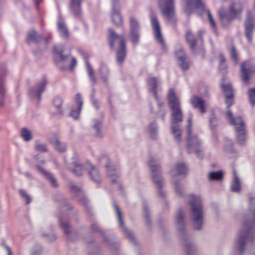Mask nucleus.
I'll return each instance as SVG.
<instances>
[{"label": "nucleus", "instance_id": "47", "mask_svg": "<svg viewBox=\"0 0 255 255\" xmlns=\"http://www.w3.org/2000/svg\"><path fill=\"white\" fill-rule=\"evenodd\" d=\"M225 149L229 152H235V150L233 147L232 141L230 138H227L225 139Z\"/></svg>", "mask_w": 255, "mask_h": 255}, {"label": "nucleus", "instance_id": "2", "mask_svg": "<svg viewBox=\"0 0 255 255\" xmlns=\"http://www.w3.org/2000/svg\"><path fill=\"white\" fill-rule=\"evenodd\" d=\"M220 86L225 93L226 103L227 105L226 117L230 124L235 127L238 142L243 144L246 141V127L244 121L241 117H234L229 109L233 103V93L231 86L229 84L225 83L224 79H222Z\"/></svg>", "mask_w": 255, "mask_h": 255}, {"label": "nucleus", "instance_id": "29", "mask_svg": "<svg viewBox=\"0 0 255 255\" xmlns=\"http://www.w3.org/2000/svg\"><path fill=\"white\" fill-rule=\"evenodd\" d=\"M57 24L60 36L63 38L68 39L69 37V31L64 20L60 14L58 16Z\"/></svg>", "mask_w": 255, "mask_h": 255}, {"label": "nucleus", "instance_id": "38", "mask_svg": "<svg viewBox=\"0 0 255 255\" xmlns=\"http://www.w3.org/2000/svg\"><path fill=\"white\" fill-rule=\"evenodd\" d=\"M192 2L194 3L196 8L200 9L202 10L204 9V4L201 0H190L187 3V7L185 10L187 13H190V9Z\"/></svg>", "mask_w": 255, "mask_h": 255}, {"label": "nucleus", "instance_id": "32", "mask_svg": "<svg viewBox=\"0 0 255 255\" xmlns=\"http://www.w3.org/2000/svg\"><path fill=\"white\" fill-rule=\"evenodd\" d=\"M115 7V10H113V22L117 26H120L123 24V19L119 12L120 6L118 1H116Z\"/></svg>", "mask_w": 255, "mask_h": 255}, {"label": "nucleus", "instance_id": "5", "mask_svg": "<svg viewBox=\"0 0 255 255\" xmlns=\"http://www.w3.org/2000/svg\"><path fill=\"white\" fill-rule=\"evenodd\" d=\"M175 221L179 237L186 255H199L196 246L190 240L186 232L184 216L181 210L177 211Z\"/></svg>", "mask_w": 255, "mask_h": 255}, {"label": "nucleus", "instance_id": "35", "mask_svg": "<svg viewBox=\"0 0 255 255\" xmlns=\"http://www.w3.org/2000/svg\"><path fill=\"white\" fill-rule=\"evenodd\" d=\"M85 63L89 80L92 83V86H94L96 85L97 82V78L94 74V70L88 60H86Z\"/></svg>", "mask_w": 255, "mask_h": 255}, {"label": "nucleus", "instance_id": "25", "mask_svg": "<svg viewBox=\"0 0 255 255\" xmlns=\"http://www.w3.org/2000/svg\"><path fill=\"white\" fill-rule=\"evenodd\" d=\"M160 84V80L154 77H150L147 80V84L149 92L153 94L156 100H159L157 94V88L159 87Z\"/></svg>", "mask_w": 255, "mask_h": 255}, {"label": "nucleus", "instance_id": "12", "mask_svg": "<svg viewBox=\"0 0 255 255\" xmlns=\"http://www.w3.org/2000/svg\"><path fill=\"white\" fill-rule=\"evenodd\" d=\"M69 188L71 193L74 199L79 203L82 204L90 216L94 215L92 209L89 204V201L85 195L83 190L78 186L75 183H69Z\"/></svg>", "mask_w": 255, "mask_h": 255}, {"label": "nucleus", "instance_id": "9", "mask_svg": "<svg viewBox=\"0 0 255 255\" xmlns=\"http://www.w3.org/2000/svg\"><path fill=\"white\" fill-rule=\"evenodd\" d=\"M148 164L151 172L152 180L158 190V195L161 197H163L165 193L161 188L164 185V179L161 174L159 161L154 157L149 156Z\"/></svg>", "mask_w": 255, "mask_h": 255}, {"label": "nucleus", "instance_id": "48", "mask_svg": "<svg viewBox=\"0 0 255 255\" xmlns=\"http://www.w3.org/2000/svg\"><path fill=\"white\" fill-rule=\"evenodd\" d=\"M35 149L37 151L46 152L48 151L46 145L39 141H36L35 142Z\"/></svg>", "mask_w": 255, "mask_h": 255}, {"label": "nucleus", "instance_id": "37", "mask_svg": "<svg viewBox=\"0 0 255 255\" xmlns=\"http://www.w3.org/2000/svg\"><path fill=\"white\" fill-rule=\"evenodd\" d=\"M90 229L93 232H97L101 234L103 238L104 242L107 244V245L109 246H111L110 240L107 239V237L105 235L104 231L102 229L100 228L97 224L95 223L92 224Z\"/></svg>", "mask_w": 255, "mask_h": 255}, {"label": "nucleus", "instance_id": "24", "mask_svg": "<svg viewBox=\"0 0 255 255\" xmlns=\"http://www.w3.org/2000/svg\"><path fill=\"white\" fill-rule=\"evenodd\" d=\"M62 47L61 45L54 47V61L57 65H58L60 63H66L69 56V55H63L64 50Z\"/></svg>", "mask_w": 255, "mask_h": 255}, {"label": "nucleus", "instance_id": "46", "mask_svg": "<svg viewBox=\"0 0 255 255\" xmlns=\"http://www.w3.org/2000/svg\"><path fill=\"white\" fill-rule=\"evenodd\" d=\"M20 134L23 140L25 141H29L32 138L30 131L26 128H22Z\"/></svg>", "mask_w": 255, "mask_h": 255}, {"label": "nucleus", "instance_id": "52", "mask_svg": "<svg viewBox=\"0 0 255 255\" xmlns=\"http://www.w3.org/2000/svg\"><path fill=\"white\" fill-rule=\"evenodd\" d=\"M20 195L24 198L26 200V204L27 205L31 202V197L27 194L26 191L23 189H20L19 191Z\"/></svg>", "mask_w": 255, "mask_h": 255}, {"label": "nucleus", "instance_id": "41", "mask_svg": "<svg viewBox=\"0 0 255 255\" xmlns=\"http://www.w3.org/2000/svg\"><path fill=\"white\" fill-rule=\"evenodd\" d=\"M130 31H139V23L133 16H130L129 19Z\"/></svg>", "mask_w": 255, "mask_h": 255}, {"label": "nucleus", "instance_id": "19", "mask_svg": "<svg viewBox=\"0 0 255 255\" xmlns=\"http://www.w3.org/2000/svg\"><path fill=\"white\" fill-rule=\"evenodd\" d=\"M241 79L242 81L248 84L253 72L252 65L250 61H245L241 66Z\"/></svg>", "mask_w": 255, "mask_h": 255}, {"label": "nucleus", "instance_id": "60", "mask_svg": "<svg viewBox=\"0 0 255 255\" xmlns=\"http://www.w3.org/2000/svg\"><path fill=\"white\" fill-rule=\"evenodd\" d=\"M207 14H208V18L210 22V24H211V26L213 28L215 27V23L213 20V17L211 15V13H210V11H208L207 12Z\"/></svg>", "mask_w": 255, "mask_h": 255}, {"label": "nucleus", "instance_id": "27", "mask_svg": "<svg viewBox=\"0 0 255 255\" xmlns=\"http://www.w3.org/2000/svg\"><path fill=\"white\" fill-rule=\"evenodd\" d=\"M75 102L77 104V107L76 109L74 108L71 109L69 115L73 119L78 120L83 105V100L80 93H78L76 95Z\"/></svg>", "mask_w": 255, "mask_h": 255}, {"label": "nucleus", "instance_id": "21", "mask_svg": "<svg viewBox=\"0 0 255 255\" xmlns=\"http://www.w3.org/2000/svg\"><path fill=\"white\" fill-rule=\"evenodd\" d=\"M86 170L88 171L91 179L95 183L101 182V178L98 169L89 161L86 162L85 165Z\"/></svg>", "mask_w": 255, "mask_h": 255}, {"label": "nucleus", "instance_id": "42", "mask_svg": "<svg viewBox=\"0 0 255 255\" xmlns=\"http://www.w3.org/2000/svg\"><path fill=\"white\" fill-rule=\"evenodd\" d=\"M93 122L94 123L93 128L95 130L96 136L98 137H101L102 136V133L100 128L102 125V122L96 119H94Z\"/></svg>", "mask_w": 255, "mask_h": 255}, {"label": "nucleus", "instance_id": "23", "mask_svg": "<svg viewBox=\"0 0 255 255\" xmlns=\"http://www.w3.org/2000/svg\"><path fill=\"white\" fill-rule=\"evenodd\" d=\"M176 58L178 59V65L184 70L189 68V62L185 52L181 47H178L175 51Z\"/></svg>", "mask_w": 255, "mask_h": 255}, {"label": "nucleus", "instance_id": "31", "mask_svg": "<svg viewBox=\"0 0 255 255\" xmlns=\"http://www.w3.org/2000/svg\"><path fill=\"white\" fill-rule=\"evenodd\" d=\"M36 167L38 171L49 181L53 187L56 188L58 187V184L57 180L51 173L45 170L39 164L37 165Z\"/></svg>", "mask_w": 255, "mask_h": 255}, {"label": "nucleus", "instance_id": "6", "mask_svg": "<svg viewBox=\"0 0 255 255\" xmlns=\"http://www.w3.org/2000/svg\"><path fill=\"white\" fill-rule=\"evenodd\" d=\"M191 218L194 227L200 229L203 225L204 211L202 199L200 196L189 195Z\"/></svg>", "mask_w": 255, "mask_h": 255}, {"label": "nucleus", "instance_id": "58", "mask_svg": "<svg viewBox=\"0 0 255 255\" xmlns=\"http://www.w3.org/2000/svg\"><path fill=\"white\" fill-rule=\"evenodd\" d=\"M42 236L46 238V239L49 241H53L56 239V236L55 234L51 233V234H43Z\"/></svg>", "mask_w": 255, "mask_h": 255}, {"label": "nucleus", "instance_id": "34", "mask_svg": "<svg viewBox=\"0 0 255 255\" xmlns=\"http://www.w3.org/2000/svg\"><path fill=\"white\" fill-rule=\"evenodd\" d=\"M231 190L235 192H239L241 190V181L235 170L233 171V178L230 185Z\"/></svg>", "mask_w": 255, "mask_h": 255}, {"label": "nucleus", "instance_id": "20", "mask_svg": "<svg viewBox=\"0 0 255 255\" xmlns=\"http://www.w3.org/2000/svg\"><path fill=\"white\" fill-rule=\"evenodd\" d=\"M151 23L153 30L155 38L163 48L165 46L164 41L161 35V29L157 18L156 17H151Z\"/></svg>", "mask_w": 255, "mask_h": 255}, {"label": "nucleus", "instance_id": "3", "mask_svg": "<svg viewBox=\"0 0 255 255\" xmlns=\"http://www.w3.org/2000/svg\"><path fill=\"white\" fill-rule=\"evenodd\" d=\"M61 208L66 209V212L63 211L58 215V219L60 227L63 230L67 239L70 242H74L78 239L77 232L72 230L69 224V219L72 216L74 217L75 221H78L77 214L78 210L74 209L68 202L67 200L61 197L58 201Z\"/></svg>", "mask_w": 255, "mask_h": 255}, {"label": "nucleus", "instance_id": "14", "mask_svg": "<svg viewBox=\"0 0 255 255\" xmlns=\"http://www.w3.org/2000/svg\"><path fill=\"white\" fill-rule=\"evenodd\" d=\"M113 207L114 210L115 218H116L119 227L122 230L123 232L127 235L131 243L133 245H137V241L134 233L127 229L124 225L123 219V213L121 208L117 204H114Z\"/></svg>", "mask_w": 255, "mask_h": 255}, {"label": "nucleus", "instance_id": "16", "mask_svg": "<svg viewBox=\"0 0 255 255\" xmlns=\"http://www.w3.org/2000/svg\"><path fill=\"white\" fill-rule=\"evenodd\" d=\"M47 83L48 82L45 79H43L41 82L30 88L28 92L30 97L32 99H37L38 103H39L41 99L42 93L45 90Z\"/></svg>", "mask_w": 255, "mask_h": 255}, {"label": "nucleus", "instance_id": "59", "mask_svg": "<svg viewBox=\"0 0 255 255\" xmlns=\"http://www.w3.org/2000/svg\"><path fill=\"white\" fill-rule=\"evenodd\" d=\"M83 239L86 244L89 245V246L88 247V250H90V245L92 243H93L94 241L93 238L92 237H90L89 238H87L86 237H84Z\"/></svg>", "mask_w": 255, "mask_h": 255}, {"label": "nucleus", "instance_id": "51", "mask_svg": "<svg viewBox=\"0 0 255 255\" xmlns=\"http://www.w3.org/2000/svg\"><path fill=\"white\" fill-rule=\"evenodd\" d=\"M248 95L250 103L254 107L255 105V89L249 90Z\"/></svg>", "mask_w": 255, "mask_h": 255}, {"label": "nucleus", "instance_id": "8", "mask_svg": "<svg viewBox=\"0 0 255 255\" xmlns=\"http://www.w3.org/2000/svg\"><path fill=\"white\" fill-rule=\"evenodd\" d=\"M187 173V168L184 163H176L171 169V182L174 185L176 194L181 197L185 195V187L180 182V176H185Z\"/></svg>", "mask_w": 255, "mask_h": 255}, {"label": "nucleus", "instance_id": "15", "mask_svg": "<svg viewBox=\"0 0 255 255\" xmlns=\"http://www.w3.org/2000/svg\"><path fill=\"white\" fill-rule=\"evenodd\" d=\"M244 27L246 37L248 41L251 43L253 41L255 25L254 17L252 12L250 10L248 11L247 12Z\"/></svg>", "mask_w": 255, "mask_h": 255}, {"label": "nucleus", "instance_id": "57", "mask_svg": "<svg viewBox=\"0 0 255 255\" xmlns=\"http://www.w3.org/2000/svg\"><path fill=\"white\" fill-rule=\"evenodd\" d=\"M210 124L212 128H214L217 125V119L214 115H211L210 117Z\"/></svg>", "mask_w": 255, "mask_h": 255}, {"label": "nucleus", "instance_id": "49", "mask_svg": "<svg viewBox=\"0 0 255 255\" xmlns=\"http://www.w3.org/2000/svg\"><path fill=\"white\" fill-rule=\"evenodd\" d=\"M42 249L41 245L36 244L31 249L30 255H41Z\"/></svg>", "mask_w": 255, "mask_h": 255}, {"label": "nucleus", "instance_id": "30", "mask_svg": "<svg viewBox=\"0 0 255 255\" xmlns=\"http://www.w3.org/2000/svg\"><path fill=\"white\" fill-rule=\"evenodd\" d=\"M190 103L195 109H199L201 113L205 112V102L201 98L193 95L190 100Z\"/></svg>", "mask_w": 255, "mask_h": 255}, {"label": "nucleus", "instance_id": "64", "mask_svg": "<svg viewBox=\"0 0 255 255\" xmlns=\"http://www.w3.org/2000/svg\"><path fill=\"white\" fill-rule=\"evenodd\" d=\"M2 246L5 248L7 255H12L11 252L9 247L5 244H2Z\"/></svg>", "mask_w": 255, "mask_h": 255}, {"label": "nucleus", "instance_id": "11", "mask_svg": "<svg viewBox=\"0 0 255 255\" xmlns=\"http://www.w3.org/2000/svg\"><path fill=\"white\" fill-rule=\"evenodd\" d=\"M118 45L116 53V63L121 65L125 61L127 57V46L124 37L118 35L113 31V45Z\"/></svg>", "mask_w": 255, "mask_h": 255}, {"label": "nucleus", "instance_id": "53", "mask_svg": "<svg viewBox=\"0 0 255 255\" xmlns=\"http://www.w3.org/2000/svg\"><path fill=\"white\" fill-rule=\"evenodd\" d=\"M143 214H144V218L146 220V223L148 224H149L150 218H149L148 206L146 204L143 203Z\"/></svg>", "mask_w": 255, "mask_h": 255}, {"label": "nucleus", "instance_id": "39", "mask_svg": "<svg viewBox=\"0 0 255 255\" xmlns=\"http://www.w3.org/2000/svg\"><path fill=\"white\" fill-rule=\"evenodd\" d=\"M100 73L103 81L106 83L108 81V75L110 73V69L106 63H102L100 68Z\"/></svg>", "mask_w": 255, "mask_h": 255}, {"label": "nucleus", "instance_id": "26", "mask_svg": "<svg viewBox=\"0 0 255 255\" xmlns=\"http://www.w3.org/2000/svg\"><path fill=\"white\" fill-rule=\"evenodd\" d=\"M83 0H71L70 9L76 18H80L82 16L81 3Z\"/></svg>", "mask_w": 255, "mask_h": 255}, {"label": "nucleus", "instance_id": "44", "mask_svg": "<svg viewBox=\"0 0 255 255\" xmlns=\"http://www.w3.org/2000/svg\"><path fill=\"white\" fill-rule=\"evenodd\" d=\"M208 178L210 181L220 180L223 178V173L221 171L210 172L208 173Z\"/></svg>", "mask_w": 255, "mask_h": 255}, {"label": "nucleus", "instance_id": "28", "mask_svg": "<svg viewBox=\"0 0 255 255\" xmlns=\"http://www.w3.org/2000/svg\"><path fill=\"white\" fill-rule=\"evenodd\" d=\"M86 162L82 164L79 161L76 160L72 161L70 165L69 169L72 173L76 176H81L83 175L85 168Z\"/></svg>", "mask_w": 255, "mask_h": 255}, {"label": "nucleus", "instance_id": "55", "mask_svg": "<svg viewBox=\"0 0 255 255\" xmlns=\"http://www.w3.org/2000/svg\"><path fill=\"white\" fill-rule=\"evenodd\" d=\"M226 60L223 54L220 55V61L219 67L220 69H225L226 68V65L225 64Z\"/></svg>", "mask_w": 255, "mask_h": 255}, {"label": "nucleus", "instance_id": "45", "mask_svg": "<svg viewBox=\"0 0 255 255\" xmlns=\"http://www.w3.org/2000/svg\"><path fill=\"white\" fill-rule=\"evenodd\" d=\"M157 104L159 108L158 116L161 118L163 122L165 121V111L163 108V103L160 100H157Z\"/></svg>", "mask_w": 255, "mask_h": 255}, {"label": "nucleus", "instance_id": "10", "mask_svg": "<svg viewBox=\"0 0 255 255\" xmlns=\"http://www.w3.org/2000/svg\"><path fill=\"white\" fill-rule=\"evenodd\" d=\"M187 122V136L186 138L187 151L189 153L195 152L199 158L202 159L203 154L202 153L201 141L197 134L192 132V122L191 119H189Z\"/></svg>", "mask_w": 255, "mask_h": 255}, {"label": "nucleus", "instance_id": "43", "mask_svg": "<svg viewBox=\"0 0 255 255\" xmlns=\"http://www.w3.org/2000/svg\"><path fill=\"white\" fill-rule=\"evenodd\" d=\"M53 104L54 107L56 108V113L57 114H62V110L61 106L63 104V99L59 97H56L53 101Z\"/></svg>", "mask_w": 255, "mask_h": 255}, {"label": "nucleus", "instance_id": "63", "mask_svg": "<svg viewBox=\"0 0 255 255\" xmlns=\"http://www.w3.org/2000/svg\"><path fill=\"white\" fill-rule=\"evenodd\" d=\"M108 43L109 46L112 48V29L109 28L108 29Z\"/></svg>", "mask_w": 255, "mask_h": 255}, {"label": "nucleus", "instance_id": "54", "mask_svg": "<svg viewBox=\"0 0 255 255\" xmlns=\"http://www.w3.org/2000/svg\"><path fill=\"white\" fill-rule=\"evenodd\" d=\"M120 168L113 166V183L116 181L120 177Z\"/></svg>", "mask_w": 255, "mask_h": 255}, {"label": "nucleus", "instance_id": "4", "mask_svg": "<svg viewBox=\"0 0 255 255\" xmlns=\"http://www.w3.org/2000/svg\"><path fill=\"white\" fill-rule=\"evenodd\" d=\"M167 99L172 117L171 124V132L176 141L179 143L181 140V129L180 124L183 120L180 101L173 89L169 90Z\"/></svg>", "mask_w": 255, "mask_h": 255}, {"label": "nucleus", "instance_id": "62", "mask_svg": "<svg viewBox=\"0 0 255 255\" xmlns=\"http://www.w3.org/2000/svg\"><path fill=\"white\" fill-rule=\"evenodd\" d=\"M119 247L120 245L117 241H114V243L113 242V253L114 250H115L116 252H118L119 251Z\"/></svg>", "mask_w": 255, "mask_h": 255}, {"label": "nucleus", "instance_id": "33", "mask_svg": "<svg viewBox=\"0 0 255 255\" xmlns=\"http://www.w3.org/2000/svg\"><path fill=\"white\" fill-rule=\"evenodd\" d=\"M50 141L55 149L58 152L62 153L66 151V144L64 142H61L57 136H53V137L50 139Z\"/></svg>", "mask_w": 255, "mask_h": 255}, {"label": "nucleus", "instance_id": "18", "mask_svg": "<svg viewBox=\"0 0 255 255\" xmlns=\"http://www.w3.org/2000/svg\"><path fill=\"white\" fill-rule=\"evenodd\" d=\"M186 39L190 46V50L194 54H197L204 50L203 45L198 46L196 44V40L193 34L190 31L186 33Z\"/></svg>", "mask_w": 255, "mask_h": 255}, {"label": "nucleus", "instance_id": "7", "mask_svg": "<svg viewBox=\"0 0 255 255\" xmlns=\"http://www.w3.org/2000/svg\"><path fill=\"white\" fill-rule=\"evenodd\" d=\"M244 6L243 2L240 0H233L229 7V12H226L223 7H221L218 13L223 25H228L232 20L240 15Z\"/></svg>", "mask_w": 255, "mask_h": 255}, {"label": "nucleus", "instance_id": "17", "mask_svg": "<svg viewBox=\"0 0 255 255\" xmlns=\"http://www.w3.org/2000/svg\"><path fill=\"white\" fill-rule=\"evenodd\" d=\"M26 42L28 44H30L31 43H35L36 44L43 43V48L47 49L48 39L47 38H44L41 35L38 34L35 30H31L29 31L28 33Z\"/></svg>", "mask_w": 255, "mask_h": 255}, {"label": "nucleus", "instance_id": "56", "mask_svg": "<svg viewBox=\"0 0 255 255\" xmlns=\"http://www.w3.org/2000/svg\"><path fill=\"white\" fill-rule=\"evenodd\" d=\"M231 58L236 63L238 62V53L234 47H233L230 51Z\"/></svg>", "mask_w": 255, "mask_h": 255}, {"label": "nucleus", "instance_id": "22", "mask_svg": "<svg viewBox=\"0 0 255 255\" xmlns=\"http://www.w3.org/2000/svg\"><path fill=\"white\" fill-rule=\"evenodd\" d=\"M6 74V68L4 66H3L0 69V107H2L4 105L6 88L5 87L4 76Z\"/></svg>", "mask_w": 255, "mask_h": 255}, {"label": "nucleus", "instance_id": "36", "mask_svg": "<svg viewBox=\"0 0 255 255\" xmlns=\"http://www.w3.org/2000/svg\"><path fill=\"white\" fill-rule=\"evenodd\" d=\"M101 164L105 165V168L107 171V175L112 176V166L110 159L106 155H102L100 158Z\"/></svg>", "mask_w": 255, "mask_h": 255}, {"label": "nucleus", "instance_id": "40", "mask_svg": "<svg viewBox=\"0 0 255 255\" xmlns=\"http://www.w3.org/2000/svg\"><path fill=\"white\" fill-rule=\"evenodd\" d=\"M148 133L152 139H155L158 136V128L155 122L150 123L148 128Z\"/></svg>", "mask_w": 255, "mask_h": 255}, {"label": "nucleus", "instance_id": "1", "mask_svg": "<svg viewBox=\"0 0 255 255\" xmlns=\"http://www.w3.org/2000/svg\"><path fill=\"white\" fill-rule=\"evenodd\" d=\"M249 208L252 216L245 217L244 229L238 233L233 245V250L241 255L245 253L247 244L255 237V197H250Z\"/></svg>", "mask_w": 255, "mask_h": 255}, {"label": "nucleus", "instance_id": "13", "mask_svg": "<svg viewBox=\"0 0 255 255\" xmlns=\"http://www.w3.org/2000/svg\"><path fill=\"white\" fill-rule=\"evenodd\" d=\"M158 4L165 21L174 23L175 22L174 0H159Z\"/></svg>", "mask_w": 255, "mask_h": 255}, {"label": "nucleus", "instance_id": "50", "mask_svg": "<svg viewBox=\"0 0 255 255\" xmlns=\"http://www.w3.org/2000/svg\"><path fill=\"white\" fill-rule=\"evenodd\" d=\"M129 35L131 42L134 44L137 43L139 39V31H130Z\"/></svg>", "mask_w": 255, "mask_h": 255}, {"label": "nucleus", "instance_id": "61", "mask_svg": "<svg viewBox=\"0 0 255 255\" xmlns=\"http://www.w3.org/2000/svg\"><path fill=\"white\" fill-rule=\"evenodd\" d=\"M77 62L76 58L75 57H73L72 58V60H71V64H70V65L69 66H70V68L71 70H73L74 69V68L77 65Z\"/></svg>", "mask_w": 255, "mask_h": 255}]
</instances>
